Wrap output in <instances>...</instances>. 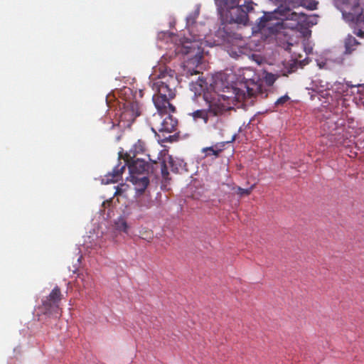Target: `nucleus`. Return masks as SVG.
I'll return each mask as SVG.
<instances>
[{"instance_id":"18","label":"nucleus","mask_w":364,"mask_h":364,"mask_svg":"<svg viewBox=\"0 0 364 364\" xmlns=\"http://www.w3.org/2000/svg\"><path fill=\"white\" fill-rule=\"evenodd\" d=\"M116 191L114 193V196H122L129 188V186L125 183H120L115 187Z\"/></svg>"},{"instance_id":"10","label":"nucleus","mask_w":364,"mask_h":364,"mask_svg":"<svg viewBox=\"0 0 364 364\" xmlns=\"http://www.w3.org/2000/svg\"><path fill=\"white\" fill-rule=\"evenodd\" d=\"M202 58L203 53L198 52L193 57L186 60L183 66V75L186 77H189L199 74L200 71L198 68L201 64Z\"/></svg>"},{"instance_id":"8","label":"nucleus","mask_w":364,"mask_h":364,"mask_svg":"<svg viewBox=\"0 0 364 364\" xmlns=\"http://www.w3.org/2000/svg\"><path fill=\"white\" fill-rule=\"evenodd\" d=\"M62 298L60 289L56 286L48 296L42 299V305L40 307L42 313L59 318L61 316L60 302Z\"/></svg>"},{"instance_id":"24","label":"nucleus","mask_w":364,"mask_h":364,"mask_svg":"<svg viewBox=\"0 0 364 364\" xmlns=\"http://www.w3.org/2000/svg\"><path fill=\"white\" fill-rule=\"evenodd\" d=\"M112 203V198H110L109 200H106L102 203V206L105 208H107L110 206L111 203Z\"/></svg>"},{"instance_id":"19","label":"nucleus","mask_w":364,"mask_h":364,"mask_svg":"<svg viewBox=\"0 0 364 364\" xmlns=\"http://www.w3.org/2000/svg\"><path fill=\"white\" fill-rule=\"evenodd\" d=\"M255 185H252L249 188H242L240 187H237L236 188L237 193L238 195H240V196H242L244 195L249 196L252 193V191L253 188H255Z\"/></svg>"},{"instance_id":"20","label":"nucleus","mask_w":364,"mask_h":364,"mask_svg":"<svg viewBox=\"0 0 364 364\" xmlns=\"http://www.w3.org/2000/svg\"><path fill=\"white\" fill-rule=\"evenodd\" d=\"M161 176H162V178L166 180V181H168L169 180V178H168V176H169V173H168V167L166 166V164L164 161H163L161 164Z\"/></svg>"},{"instance_id":"25","label":"nucleus","mask_w":364,"mask_h":364,"mask_svg":"<svg viewBox=\"0 0 364 364\" xmlns=\"http://www.w3.org/2000/svg\"><path fill=\"white\" fill-rule=\"evenodd\" d=\"M169 164L171 165V168H172V171L175 172V171H177V168H174V161L172 158H170L169 159V161H168Z\"/></svg>"},{"instance_id":"15","label":"nucleus","mask_w":364,"mask_h":364,"mask_svg":"<svg viewBox=\"0 0 364 364\" xmlns=\"http://www.w3.org/2000/svg\"><path fill=\"white\" fill-rule=\"evenodd\" d=\"M218 34L219 36H221L223 38V43L226 44H232L233 42L237 39V37H235L236 34L234 33H226L225 30H219L218 32Z\"/></svg>"},{"instance_id":"3","label":"nucleus","mask_w":364,"mask_h":364,"mask_svg":"<svg viewBox=\"0 0 364 364\" xmlns=\"http://www.w3.org/2000/svg\"><path fill=\"white\" fill-rule=\"evenodd\" d=\"M223 23H237L246 26L249 13L254 11L252 0H215Z\"/></svg>"},{"instance_id":"16","label":"nucleus","mask_w":364,"mask_h":364,"mask_svg":"<svg viewBox=\"0 0 364 364\" xmlns=\"http://www.w3.org/2000/svg\"><path fill=\"white\" fill-rule=\"evenodd\" d=\"M115 228L119 231H122L127 233L128 232L129 226L124 219L119 218L115 222Z\"/></svg>"},{"instance_id":"13","label":"nucleus","mask_w":364,"mask_h":364,"mask_svg":"<svg viewBox=\"0 0 364 364\" xmlns=\"http://www.w3.org/2000/svg\"><path fill=\"white\" fill-rule=\"evenodd\" d=\"M146 143L141 139H139L130 149L127 154H130L132 158H135L137 154H143L146 151Z\"/></svg>"},{"instance_id":"1","label":"nucleus","mask_w":364,"mask_h":364,"mask_svg":"<svg viewBox=\"0 0 364 364\" xmlns=\"http://www.w3.org/2000/svg\"><path fill=\"white\" fill-rule=\"evenodd\" d=\"M176 73L171 68L160 70L154 79L152 88L155 91L152 100L160 112H175L176 107L170 102L176 97V89L178 85Z\"/></svg>"},{"instance_id":"14","label":"nucleus","mask_w":364,"mask_h":364,"mask_svg":"<svg viewBox=\"0 0 364 364\" xmlns=\"http://www.w3.org/2000/svg\"><path fill=\"white\" fill-rule=\"evenodd\" d=\"M344 44L346 48L345 53L350 54L355 49L358 42L355 37L349 35L345 39Z\"/></svg>"},{"instance_id":"11","label":"nucleus","mask_w":364,"mask_h":364,"mask_svg":"<svg viewBox=\"0 0 364 364\" xmlns=\"http://www.w3.org/2000/svg\"><path fill=\"white\" fill-rule=\"evenodd\" d=\"M245 90L232 87V95H228V97H232L234 102L233 107L237 105V102H240L247 98H251L256 95V91L253 88H250L248 86H245Z\"/></svg>"},{"instance_id":"2","label":"nucleus","mask_w":364,"mask_h":364,"mask_svg":"<svg viewBox=\"0 0 364 364\" xmlns=\"http://www.w3.org/2000/svg\"><path fill=\"white\" fill-rule=\"evenodd\" d=\"M232 97L227 95H220L208 102L206 109H197L190 113L194 122L203 120L210 127L221 132L224 128V121L221 118L227 111L233 109Z\"/></svg>"},{"instance_id":"4","label":"nucleus","mask_w":364,"mask_h":364,"mask_svg":"<svg viewBox=\"0 0 364 364\" xmlns=\"http://www.w3.org/2000/svg\"><path fill=\"white\" fill-rule=\"evenodd\" d=\"M304 18L303 13H298L289 8L279 7L274 12H264L258 21L252 27V32L256 33L267 30L269 33L279 32L284 26V20L294 21L299 23Z\"/></svg>"},{"instance_id":"22","label":"nucleus","mask_w":364,"mask_h":364,"mask_svg":"<svg viewBox=\"0 0 364 364\" xmlns=\"http://www.w3.org/2000/svg\"><path fill=\"white\" fill-rule=\"evenodd\" d=\"M277 77L272 73H268L265 77V80L267 85H272L275 82Z\"/></svg>"},{"instance_id":"5","label":"nucleus","mask_w":364,"mask_h":364,"mask_svg":"<svg viewBox=\"0 0 364 364\" xmlns=\"http://www.w3.org/2000/svg\"><path fill=\"white\" fill-rule=\"evenodd\" d=\"M336 6L354 33L364 36V8L360 0H336Z\"/></svg>"},{"instance_id":"7","label":"nucleus","mask_w":364,"mask_h":364,"mask_svg":"<svg viewBox=\"0 0 364 364\" xmlns=\"http://www.w3.org/2000/svg\"><path fill=\"white\" fill-rule=\"evenodd\" d=\"M171 112H160L153 115L151 130L156 134V132L162 134L163 141H171L173 136H165L164 133H172L175 132L178 126V120L170 114Z\"/></svg>"},{"instance_id":"17","label":"nucleus","mask_w":364,"mask_h":364,"mask_svg":"<svg viewBox=\"0 0 364 364\" xmlns=\"http://www.w3.org/2000/svg\"><path fill=\"white\" fill-rule=\"evenodd\" d=\"M221 149H216L214 146L205 147L203 149V152L205 156H218Z\"/></svg>"},{"instance_id":"21","label":"nucleus","mask_w":364,"mask_h":364,"mask_svg":"<svg viewBox=\"0 0 364 364\" xmlns=\"http://www.w3.org/2000/svg\"><path fill=\"white\" fill-rule=\"evenodd\" d=\"M290 100L288 95L280 97L275 102L276 106L283 105Z\"/></svg>"},{"instance_id":"9","label":"nucleus","mask_w":364,"mask_h":364,"mask_svg":"<svg viewBox=\"0 0 364 364\" xmlns=\"http://www.w3.org/2000/svg\"><path fill=\"white\" fill-rule=\"evenodd\" d=\"M141 114V107L136 101L127 102L119 117V124L122 128H129L135 119Z\"/></svg>"},{"instance_id":"6","label":"nucleus","mask_w":364,"mask_h":364,"mask_svg":"<svg viewBox=\"0 0 364 364\" xmlns=\"http://www.w3.org/2000/svg\"><path fill=\"white\" fill-rule=\"evenodd\" d=\"M124 163L119 162L105 177L106 183H116L122 178V176L128 166L130 176H140L149 171V164L143 159L132 158L130 154H125L124 157Z\"/></svg>"},{"instance_id":"12","label":"nucleus","mask_w":364,"mask_h":364,"mask_svg":"<svg viewBox=\"0 0 364 364\" xmlns=\"http://www.w3.org/2000/svg\"><path fill=\"white\" fill-rule=\"evenodd\" d=\"M129 180L136 186V191L139 194H142L149 184V178L144 176H130Z\"/></svg>"},{"instance_id":"23","label":"nucleus","mask_w":364,"mask_h":364,"mask_svg":"<svg viewBox=\"0 0 364 364\" xmlns=\"http://www.w3.org/2000/svg\"><path fill=\"white\" fill-rule=\"evenodd\" d=\"M141 237L144 240H146L148 241H151L153 238V232L151 231H145L144 232L141 233Z\"/></svg>"}]
</instances>
